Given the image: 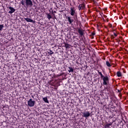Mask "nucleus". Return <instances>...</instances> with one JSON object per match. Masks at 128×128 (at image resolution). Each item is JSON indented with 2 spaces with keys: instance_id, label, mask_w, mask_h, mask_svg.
<instances>
[{
  "instance_id": "1",
  "label": "nucleus",
  "mask_w": 128,
  "mask_h": 128,
  "mask_svg": "<svg viewBox=\"0 0 128 128\" xmlns=\"http://www.w3.org/2000/svg\"><path fill=\"white\" fill-rule=\"evenodd\" d=\"M70 14L72 16H76V8L74 7H71L70 8Z\"/></svg>"
},
{
  "instance_id": "2",
  "label": "nucleus",
  "mask_w": 128,
  "mask_h": 128,
  "mask_svg": "<svg viewBox=\"0 0 128 128\" xmlns=\"http://www.w3.org/2000/svg\"><path fill=\"white\" fill-rule=\"evenodd\" d=\"M34 104H36V102L34 100H32V99L30 98L28 101V106L30 107H32L34 106Z\"/></svg>"
},
{
  "instance_id": "3",
  "label": "nucleus",
  "mask_w": 128,
  "mask_h": 128,
  "mask_svg": "<svg viewBox=\"0 0 128 128\" xmlns=\"http://www.w3.org/2000/svg\"><path fill=\"white\" fill-rule=\"evenodd\" d=\"M102 78L103 80V84L104 86H108V76H105Z\"/></svg>"
},
{
  "instance_id": "4",
  "label": "nucleus",
  "mask_w": 128,
  "mask_h": 128,
  "mask_svg": "<svg viewBox=\"0 0 128 128\" xmlns=\"http://www.w3.org/2000/svg\"><path fill=\"white\" fill-rule=\"evenodd\" d=\"M25 4L26 6H32V0H25Z\"/></svg>"
},
{
  "instance_id": "5",
  "label": "nucleus",
  "mask_w": 128,
  "mask_h": 128,
  "mask_svg": "<svg viewBox=\"0 0 128 128\" xmlns=\"http://www.w3.org/2000/svg\"><path fill=\"white\" fill-rule=\"evenodd\" d=\"M82 114H83V116H84V118H88V116H90V112L88 111L84 112Z\"/></svg>"
},
{
  "instance_id": "6",
  "label": "nucleus",
  "mask_w": 128,
  "mask_h": 128,
  "mask_svg": "<svg viewBox=\"0 0 128 128\" xmlns=\"http://www.w3.org/2000/svg\"><path fill=\"white\" fill-rule=\"evenodd\" d=\"M7 8H8V10H10L8 12V14H14V12H16V9L12 6L8 7Z\"/></svg>"
},
{
  "instance_id": "7",
  "label": "nucleus",
  "mask_w": 128,
  "mask_h": 128,
  "mask_svg": "<svg viewBox=\"0 0 128 128\" xmlns=\"http://www.w3.org/2000/svg\"><path fill=\"white\" fill-rule=\"evenodd\" d=\"M84 4H80L78 6V10H84Z\"/></svg>"
},
{
  "instance_id": "8",
  "label": "nucleus",
  "mask_w": 128,
  "mask_h": 128,
  "mask_svg": "<svg viewBox=\"0 0 128 128\" xmlns=\"http://www.w3.org/2000/svg\"><path fill=\"white\" fill-rule=\"evenodd\" d=\"M68 20L70 24H72V22H74V19L72 18V16H68L67 17Z\"/></svg>"
},
{
  "instance_id": "9",
  "label": "nucleus",
  "mask_w": 128,
  "mask_h": 128,
  "mask_svg": "<svg viewBox=\"0 0 128 128\" xmlns=\"http://www.w3.org/2000/svg\"><path fill=\"white\" fill-rule=\"evenodd\" d=\"M26 22H34V20L30 18H24Z\"/></svg>"
},
{
  "instance_id": "10",
  "label": "nucleus",
  "mask_w": 128,
  "mask_h": 128,
  "mask_svg": "<svg viewBox=\"0 0 128 128\" xmlns=\"http://www.w3.org/2000/svg\"><path fill=\"white\" fill-rule=\"evenodd\" d=\"M78 32L80 34V36H84V30L78 29Z\"/></svg>"
},
{
  "instance_id": "11",
  "label": "nucleus",
  "mask_w": 128,
  "mask_h": 128,
  "mask_svg": "<svg viewBox=\"0 0 128 128\" xmlns=\"http://www.w3.org/2000/svg\"><path fill=\"white\" fill-rule=\"evenodd\" d=\"M44 102H46V104H48V98H42Z\"/></svg>"
},
{
  "instance_id": "12",
  "label": "nucleus",
  "mask_w": 128,
  "mask_h": 128,
  "mask_svg": "<svg viewBox=\"0 0 128 128\" xmlns=\"http://www.w3.org/2000/svg\"><path fill=\"white\" fill-rule=\"evenodd\" d=\"M46 16H47V18H48V20H50V18H52V16L50 14H46Z\"/></svg>"
},
{
  "instance_id": "13",
  "label": "nucleus",
  "mask_w": 128,
  "mask_h": 128,
  "mask_svg": "<svg viewBox=\"0 0 128 128\" xmlns=\"http://www.w3.org/2000/svg\"><path fill=\"white\" fill-rule=\"evenodd\" d=\"M106 66H107L108 68H110V66H112V64H110V63L108 61L106 62Z\"/></svg>"
},
{
  "instance_id": "14",
  "label": "nucleus",
  "mask_w": 128,
  "mask_h": 128,
  "mask_svg": "<svg viewBox=\"0 0 128 128\" xmlns=\"http://www.w3.org/2000/svg\"><path fill=\"white\" fill-rule=\"evenodd\" d=\"M64 46L66 48H70V46L69 44L64 43Z\"/></svg>"
},
{
  "instance_id": "15",
  "label": "nucleus",
  "mask_w": 128,
  "mask_h": 128,
  "mask_svg": "<svg viewBox=\"0 0 128 128\" xmlns=\"http://www.w3.org/2000/svg\"><path fill=\"white\" fill-rule=\"evenodd\" d=\"M68 68H69V70H68L69 72H74V68H72L69 67Z\"/></svg>"
},
{
  "instance_id": "16",
  "label": "nucleus",
  "mask_w": 128,
  "mask_h": 128,
  "mask_svg": "<svg viewBox=\"0 0 128 128\" xmlns=\"http://www.w3.org/2000/svg\"><path fill=\"white\" fill-rule=\"evenodd\" d=\"M116 74L118 78L122 76V72H118Z\"/></svg>"
},
{
  "instance_id": "17",
  "label": "nucleus",
  "mask_w": 128,
  "mask_h": 128,
  "mask_svg": "<svg viewBox=\"0 0 128 128\" xmlns=\"http://www.w3.org/2000/svg\"><path fill=\"white\" fill-rule=\"evenodd\" d=\"M98 74L100 76V78H102L104 76V75H102V72H98Z\"/></svg>"
},
{
  "instance_id": "18",
  "label": "nucleus",
  "mask_w": 128,
  "mask_h": 128,
  "mask_svg": "<svg viewBox=\"0 0 128 128\" xmlns=\"http://www.w3.org/2000/svg\"><path fill=\"white\" fill-rule=\"evenodd\" d=\"M112 126V124H107L105 125V128H110Z\"/></svg>"
},
{
  "instance_id": "19",
  "label": "nucleus",
  "mask_w": 128,
  "mask_h": 128,
  "mask_svg": "<svg viewBox=\"0 0 128 128\" xmlns=\"http://www.w3.org/2000/svg\"><path fill=\"white\" fill-rule=\"evenodd\" d=\"M4 24H0V32H2V28H4Z\"/></svg>"
},
{
  "instance_id": "20",
  "label": "nucleus",
  "mask_w": 128,
  "mask_h": 128,
  "mask_svg": "<svg viewBox=\"0 0 128 128\" xmlns=\"http://www.w3.org/2000/svg\"><path fill=\"white\" fill-rule=\"evenodd\" d=\"M50 52H48V54H50V56H52V54H54V52H52V50H50Z\"/></svg>"
},
{
  "instance_id": "21",
  "label": "nucleus",
  "mask_w": 128,
  "mask_h": 128,
  "mask_svg": "<svg viewBox=\"0 0 128 128\" xmlns=\"http://www.w3.org/2000/svg\"><path fill=\"white\" fill-rule=\"evenodd\" d=\"M21 4L22 6H24V0H22L21 2Z\"/></svg>"
},
{
  "instance_id": "22",
  "label": "nucleus",
  "mask_w": 128,
  "mask_h": 128,
  "mask_svg": "<svg viewBox=\"0 0 128 128\" xmlns=\"http://www.w3.org/2000/svg\"><path fill=\"white\" fill-rule=\"evenodd\" d=\"M96 34V33H94V32H92V36H94Z\"/></svg>"
},
{
  "instance_id": "23",
  "label": "nucleus",
  "mask_w": 128,
  "mask_h": 128,
  "mask_svg": "<svg viewBox=\"0 0 128 128\" xmlns=\"http://www.w3.org/2000/svg\"><path fill=\"white\" fill-rule=\"evenodd\" d=\"M109 26H110V28H112V25L111 24H110L109 25Z\"/></svg>"
},
{
  "instance_id": "24",
  "label": "nucleus",
  "mask_w": 128,
  "mask_h": 128,
  "mask_svg": "<svg viewBox=\"0 0 128 128\" xmlns=\"http://www.w3.org/2000/svg\"><path fill=\"white\" fill-rule=\"evenodd\" d=\"M114 36H118V35H117L116 34V33H114Z\"/></svg>"
},
{
  "instance_id": "25",
  "label": "nucleus",
  "mask_w": 128,
  "mask_h": 128,
  "mask_svg": "<svg viewBox=\"0 0 128 128\" xmlns=\"http://www.w3.org/2000/svg\"><path fill=\"white\" fill-rule=\"evenodd\" d=\"M118 92H120V90H118Z\"/></svg>"
}]
</instances>
